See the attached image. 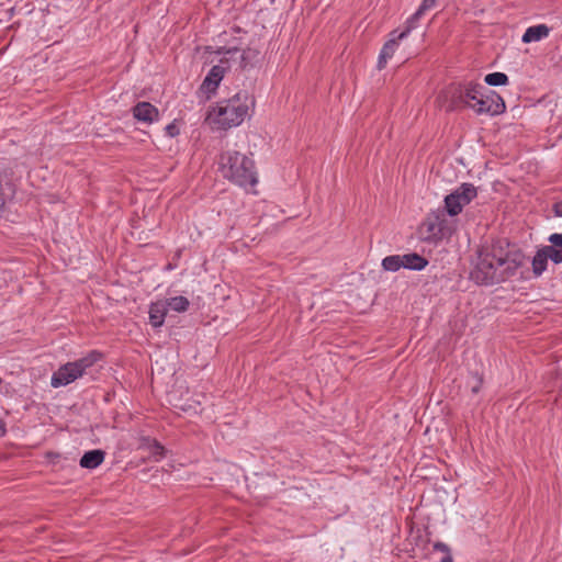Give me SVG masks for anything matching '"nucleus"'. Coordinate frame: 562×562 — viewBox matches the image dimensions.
<instances>
[{
    "label": "nucleus",
    "mask_w": 562,
    "mask_h": 562,
    "mask_svg": "<svg viewBox=\"0 0 562 562\" xmlns=\"http://www.w3.org/2000/svg\"><path fill=\"white\" fill-rule=\"evenodd\" d=\"M229 69L228 59L222 58L220 64L214 65L204 80L202 81L199 92L207 100L210 99L218 88L221 81L223 80L226 71Z\"/></svg>",
    "instance_id": "nucleus-6"
},
{
    "label": "nucleus",
    "mask_w": 562,
    "mask_h": 562,
    "mask_svg": "<svg viewBox=\"0 0 562 562\" xmlns=\"http://www.w3.org/2000/svg\"><path fill=\"white\" fill-rule=\"evenodd\" d=\"M544 251L550 260H552L554 263H561L562 262V249L553 246L552 244L549 246H544Z\"/></svg>",
    "instance_id": "nucleus-22"
},
{
    "label": "nucleus",
    "mask_w": 562,
    "mask_h": 562,
    "mask_svg": "<svg viewBox=\"0 0 562 562\" xmlns=\"http://www.w3.org/2000/svg\"><path fill=\"white\" fill-rule=\"evenodd\" d=\"M477 196L472 183H462L445 198V209L450 216L460 214L465 205Z\"/></svg>",
    "instance_id": "nucleus-5"
},
{
    "label": "nucleus",
    "mask_w": 562,
    "mask_h": 562,
    "mask_svg": "<svg viewBox=\"0 0 562 562\" xmlns=\"http://www.w3.org/2000/svg\"><path fill=\"white\" fill-rule=\"evenodd\" d=\"M254 106L255 100L248 92H238L210 106L205 123L213 131L237 127L250 115Z\"/></svg>",
    "instance_id": "nucleus-2"
},
{
    "label": "nucleus",
    "mask_w": 562,
    "mask_h": 562,
    "mask_svg": "<svg viewBox=\"0 0 562 562\" xmlns=\"http://www.w3.org/2000/svg\"><path fill=\"white\" fill-rule=\"evenodd\" d=\"M441 562H452V558H451V555H449V554H448L447 557H445V558L441 560Z\"/></svg>",
    "instance_id": "nucleus-29"
},
{
    "label": "nucleus",
    "mask_w": 562,
    "mask_h": 562,
    "mask_svg": "<svg viewBox=\"0 0 562 562\" xmlns=\"http://www.w3.org/2000/svg\"><path fill=\"white\" fill-rule=\"evenodd\" d=\"M398 38L393 37L389 40L382 47L379 58H378V68L383 69L389 59L393 57L397 47H398Z\"/></svg>",
    "instance_id": "nucleus-12"
},
{
    "label": "nucleus",
    "mask_w": 562,
    "mask_h": 562,
    "mask_svg": "<svg viewBox=\"0 0 562 562\" xmlns=\"http://www.w3.org/2000/svg\"><path fill=\"white\" fill-rule=\"evenodd\" d=\"M484 81L493 87L505 86L508 83V77L504 72H492L485 76Z\"/></svg>",
    "instance_id": "nucleus-20"
},
{
    "label": "nucleus",
    "mask_w": 562,
    "mask_h": 562,
    "mask_svg": "<svg viewBox=\"0 0 562 562\" xmlns=\"http://www.w3.org/2000/svg\"><path fill=\"white\" fill-rule=\"evenodd\" d=\"M166 133L170 136V137H173L176 136L179 131L177 128V126L175 124H169L166 126Z\"/></svg>",
    "instance_id": "nucleus-25"
},
{
    "label": "nucleus",
    "mask_w": 562,
    "mask_h": 562,
    "mask_svg": "<svg viewBox=\"0 0 562 562\" xmlns=\"http://www.w3.org/2000/svg\"><path fill=\"white\" fill-rule=\"evenodd\" d=\"M70 383V363H65L57 372H55L52 376V385L54 387H59L61 385H67Z\"/></svg>",
    "instance_id": "nucleus-15"
},
{
    "label": "nucleus",
    "mask_w": 562,
    "mask_h": 562,
    "mask_svg": "<svg viewBox=\"0 0 562 562\" xmlns=\"http://www.w3.org/2000/svg\"><path fill=\"white\" fill-rule=\"evenodd\" d=\"M424 226L427 227L429 235L436 236L437 234L442 232V223L439 214H432L427 217L424 222Z\"/></svg>",
    "instance_id": "nucleus-18"
},
{
    "label": "nucleus",
    "mask_w": 562,
    "mask_h": 562,
    "mask_svg": "<svg viewBox=\"0 0 562 562\" xmlns=\"http://www.w3.org/2000/svg\"><path fill=\"white\" fill-rule=\"evenodd\" d=\"M548 241L562 249V233H553L548 237Z\"/></svg>",
    "instance_id": "nucleus-24"
},
{
    "label": "nucleus",
    "mask_w": 562,
    "mask_h": 562,
    "mask_svg": "<svg viewBox=\"0 0 562 562\" xmlns=\"http://www.w3.org/2000/svg\"><path fill=\"white\" fill-rule=\"evenodd\" d=\"M423 15H417V11L406 20L405 30L397 35L398 40L405 38L414 29L417 27L418 21Z\"/></svg>",
    "instance_id": "nucleus-21"
},
{
    "label": "nucleus",
    "mask_w": 562,
    "mask_h": 562,
    "mask_svg": "<svg viewBox=\"0 0 562 562\" xmlns=\"http://www.w3.org/2000/svg\"><path fill=\"white\" fill-rule=\"evenodd\" d=\"M460 99L477 114L498 115L506 109L504 100L494 91L484 92L480 83L468 82L460 91Z\"/></svg>",
    "instance_id": "nucleus-4"
},
{
    "label": "nucleus",
    "mask_w": 562,
    "mask_h": 562,
    "mask_svg": "<svg viewBox=\"0 0 562 562\" xmlns=\"http://www.w3.org/2000/svg\"><path fill=\"white\" fill-rule=\"evenodd\" d=\"M480 387H481V380H480V379H476L475 384L472 386V392H473V393H477V392H479V390H480Z\"/></svg>",
    "instance_id": "nucleus-28"
},
{
    "label": "nucleus",
    "mask_w": 562,
    "mask_h": 562,
    "mask_svg": "<svg viewBox=\"0 0 562 562\" xmlns=\"http://www.w3.org/2000/svg\"><path fill=\"white\" fill-rule=\"evenodd\" d=\"M381 266L385 271H390V272L398 271L400 269L403 268L402 255L386 256L385 258L382 259Z\"/></svg>",
    "instance_id": "nucleus-17"
},
{
    "label": "nucleus",
    "mask_w": 562,
    "mask_h": 562,
    "mask_svg": "<svg viewBox=\"0 0 562 562\" xmlns=\"http://www.w3.org/2000/svg\"><path fill=\"white\" fill-rule=\"evenodd\" d=\"M168 306L165 300H159L150 304L149 307V321L154 327L162 326L165 317L168 313Z\"/></svg>",
    "instance_id": "nucleus-9"
},
{
    "label": "nucleus",
    "mask_w": 562,
    "mask_h": 562,
    "mask_svg": "<svg viewBox=\"0 0 562 562\" xmlns=\"http://www.w3.org/2000/svg\"><path fill=\"white\" fill-rule=\"evenodd\" d=\"M434 548L436 550H439V551H442V552H448V547L447 544L442 543V542H437L435 543Z\"/></svg>",
    "instance_id": "nucleus-26"
},
{
    "label": "nucleus",
    "mask_w": 562,
    "mask_h": 562,
    "mask_svg": "<svg viewBox=\"0 0 562 562\" xmlns=\"http://www.w3.org/2000/svg\"><path fill=\"white\" fill-rule=\"evenodd\" d=\"M146 448L149 452V457L154 461H160L165 456V449L157 441L147 440Z\"/></svg>",
    "instance_id": "nucleus-19"
},
{
    "label": "nucleus",
    "mask_w": 562,
    "mask_h": 562,
    "mask_svg": "<svg viewBox=\"0 0 562 562\" xmlns=\"http://www.w3.org/2000/svg\"><path fill=\"white\" fill-rule=\"evenodd\" d=\"M521 265L520 254H509L501 245H492L477 251L470 274L476 283L491 284L505 280Z\"/></svg>",
    "instance_id": "nucleus-1"
},
{
    "label": "nucleus",
    "mask_w": 562,
    "mask_h": 562,
    "mask_svg": "<svg viewBox=\"0 0 562 562\" xmlns=\"http://www.w3.org/2000/svg\"><path fill=\"white\" fill-rule=\"evenodd\" d=\"M550 34V27L546 24H538L533 26H529L522 37L521 41L524 43H532V42H539L546 37H548Z\"/></svg>",
    "instance_id": "nucleus-10"
},
{
    "label": "nucleus",
    "mask_w": 562,
    "mask_h": 562,
    "mask_svg": "<svg viewBox=\"0 0 562 562\" xmlns=\"http://www.w3.org/2000/svg\"><path fill=\"white\" fill-rule=\"evenodd\" d=\"M99 359L100 353L92 351L87 357L72 362V381L87 374L92 376V367Z\"/></svg>",
    "instance_id": "nucleus-7"
},
{
    "label": "nucleus",
    "mask_w": 562,
    "mask_h": 562,
    "mask_svg": "<svg viewBox=\"0 0 562 562\" xmlns=\"http://www.w3.org/2000/svg\"><path fill=\"white\" fill-rule=\"evenodd\" d=\"M165 302L169 311H173L177 313L186 312L190 305L189 300L181 295L166 299Z\"/></svg>",
    "instance_id": "nucleus-16"
},
{
    "label": "nucleus",
    "mask_w": 562,
    "mask_h": 562,
    "mask_svg": "<svg viewBox=\"0 0 562 562\" xmlns=\"http://www.w3.org/2000/svg\"><path fill=\"white\" fill-rule=\"evenodd\" d=\"M548 260H549V258L544 251V248L543 247L540 248L536 252L535 257L532 258V262H531L532 272L536 277L541 276L546 271Z\"/></svg>",
    "instance_id": "nucleus-14"
},
{
    "label": "nucleus",
    "mask_w": 562,
    "mask_h": 562,
    "mask_svg": "<svg viewBox=\"0 0 562 562\" xmlns=\"http://www.w3.org/2000/svg\"><path fill=\"white\" fill-rule=\"evenodd\" d=\"M218 171L225 179L241 188L255 187L258 182L252 157L235 149H227L221 154Z\"/></svg>",
    "instance_id": "nucleus-3"
},
{
    "label": "nucleus",
    "mask_w": 562,
    "mask_h": 562,
    "mask_svg": "<svg viewBox=\"0 0 562 562\" xmlns=\"http://www.w3.org/2000/svg\"><path fill=\"white\" fill-rule=\"evenodd\" d=\"M555 215L562 217V203H557L554 206Z\"/></svg>",
    "instance_id": "nucleus-27"
},
{
    "label": "nucleus",
    "mask_w": 562,
    "mask_h": 562,
    "mask_svg": "<svg viewBox=\"0 0 562 562\" xmlns=\"http://www.w3.org/2000/svg\"><path fill=\"white\" fill-rule=\"evenodd\" d=\"M437 0H423L422 4L417 10V15H424L426 11L432 9L436 4Z\"/></svg>",
    "instance_id": "nucleus-23"
},
{
    "label": "nucleus",
    "mask_w": 562,
    "mask_h": 562,
    "mask_svg": "<svg viewBox=\"0 0 562 562\" xmlns=\"http://www.w3.org/2000/svg\"><path fill=\"white\" fill-rule=\"evenodd\" d=\"M403 258V269H408L413 271H422L427 265L428 260L416 254V252H407L402 255Z\"/></svg>",
    "instance_id": "nucleus-11"
},
{
    "label": "nucleus",
    "mask_w": 562,
    "mask_h": 562,
    "mask_svg": "<svg viewBox=\"0 0 562 562\" xmlns=\"http://www.w3.org/2000/svg\"><path fill=\"white\" fill-rule=\"evenodd\" d=\"M226 53L229 54V55L231 54L236 55V54H238V50L236 48H234V49L227 50Z\"/></svg>",
    "instance_id": "nucleus-30"
},
{
    "label": "nucleus",
    "mask_w": 562,
    "mask_h": 562,
    "mask_svg": "<svg viewBox=\"0 0 562 562\" xmlns=\"http://www.w3.org/2000/svg\"><path fill=\"white\" fill-rule=\"evenodd\" d=\"M104 460V452L101 450H91L86 452L80 459V465L86 469H95Z\"/></svg>",
    "instance_id": "nucleus-13"
},
{
    "label": "nucleus",
    "mask_w": 562,
    "mask_h": 562,
    "mask_svg": "<svg viewBox=\"0 0 562 562\" xmlns=\"http://www.w3.org/2000/svg\"><path fill=\"white\" fill-rule=\"evenodd\" d=\"M134 117L142 123L151 124L159 117L156 106L148 102H139L133 108Z\"/></svg>",
    "instance_id": "nucleus-8"
}]
</instances>
